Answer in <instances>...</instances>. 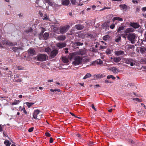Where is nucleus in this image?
Masks as SVG:
<instances>
[{
  "instance_id": "19",
  "label": "nucleus",
  "mask_w": 146,
  "mask_h": 146,
  "mask_svg": "<svg viewBox=\"0 0 146 146\" xmlns=\"http://www.w3.org/2000/svg\"><path fill=\"white\" fill-rule=\"evenodd\" d=\"M56 38L58 40H63L65 39L66 37L64 35H60L57 37Z\"/></svg>"
},
{
  "instance_id": "39",
  "label": "nucleus",
  "mask_w": 146,
  "mask_h": 146,
  "mask_svg": "<svg viewBox=\"0 0 146 146\" xmlns=\"http://www.w3.org/2000/svg\"><path fill=\"white\" fill-rule=\"evenodd\" d=\"M84 37H86L88 38H91L92 36V35L91 34H86L85 35H84Z\"/></svg>"
},
{
  "instance_id": "52",
  "label": "nucleus",
  "mask_w": 146,
  "mask_h": 146,
  "mask_svg": "<svg viewBox=\"0 0 146 146\" xmlns=\"http://www.w3.org/2000/svg\"><path fill=\"white\" fill-rule=\"evenodd\" d=\"M17 68L18 70H22L23 69V68L21 66H18Z\"/></svg>"
},
{
  "instance_id": "23",
  "label": "nucleus",
  "mask_w": 146,
  "mask_h": 146,
  "mask_svg": "<svg viewBox=\"0 0 146 146\" xmlns=\"http://www.w3.org/2000/svg\"><path fill=\"white\" fill-rule=\"evenodd\" d=\"M51 51V49L49 47H47L45 48L44 52L48 54H50Z\"/></svg>"
},
{
  "instance_id": "56",
  "label": "nucleus",
  "mask_w": 146,
  "mask_h": 146,
  "mask_svg": "<svg viewBox=\"0 0 146 146\" xmlns=\"http://www.w3.org/2000/svg\"><path fill=\"white\" fill-rule=\"evenodd\" d=\"M115 27V25H111L110 26V27L111 29H113Z\"/></svg>"
},
{
  "instance_id": "11",
  "label": "nucleus",
  "mask_w": 146,
  "mask_h": 146,
  "mask_svg": "<svg viewBox=\"0 0 146 146\" xmlns=\"http://www.w3.org/2000/svg\"><path fill=\"white\" fill-rule=\"evenodd\" d=\"M58 50L56 49H54L51 51V52L50 54V56L52 57H54L56 56V55L58 54Z\"/></svg>"
},
{
  "instance_id": "7",
  "label": "nucleus",
  "mask_w": 146,
  "mask_h": 146,
  "mask_svg": "<svg viewBox=\"0 0 146 146\" xmlns=\"http://www.w3.org/2000/svg\"><path fill=\"white\" fill-rule=\"evenodd\" d=\"M86 53V51L84 50H79L78 51L76 52H72L73 54L74 55H82L85 54Z\"/></svg>"
},
{
  "instance_id": "45",
  "label": "nucleus",
  "mask_w": 146,
  "mask_h": 146,
  "mask_svg": "<svg viewBox=\"0 0 146 146\" xmlns=\"http://www.w3.org/2000/svg\"><path fill=\"white\" fill-rule=\"evenodd\" d=\"M21 111H23V112L25 114H27V112L25 108H23V109H21Z\"/></svg>"
},
{
  "instance_id": "3",
  "label": "nucleus",
  "mask_w": 146,
  "mask_h": 146,
  "mask_svg": "<svg viewBox=\"0 0 146 146\" xmlns=\"http://www.w3.org/2000/svg\"><path fill=\"white\" fill-rule=\"evenodd\" d=\"M48 58V56L45 54H39L35 57V59L41 62L46 61Z\"/></svg>"
},
{
  "instance_id": "6",
  "label": "nucleus",
  "mask_w": 146,
  "mask_h": 146,
  "mask_svg": "<svg viewBox=\"0 0 146 146\" xmlns=\"http://www.w3.org/2000/svg\"><path fill=\"white\" fill-rule=\"evenodd\" d=\"M125 63L128 64H130L131 66H133L135 64L136 62L131 58H126L125 60Z\"/></svg>"
},
{
  "instance_id": "22",
  "label": "nucleus",
  "mask_w": 146,
  "mask_h": 146,
  "mask_svg": "<svg viewBox=\"0 0 146 146\" xmlns=\"http://www.w3.org/2000/svg\"><path fill=\"white\" fill-rule=\"evenodd\" d=\"M23 49L22 47L20 46L19 47H14L12 48V50L15 52L19 50H23Z\"/></svg>"
},
{
  "instance_id": "30",
  "label": "nucleus",
  "mask_w": 146,
  "mask_h": 146,
  "mask_svg": "<svg viewBox=\"0 0 146 146\" xmlns=\"http://www.w3.org/2000/svg\"><path fill=\"white\" fill-rule=\"evenodd\" d=\"M92 75L91 74H90V73H88L86 74V75L83 78L84 79H85L87 78L90 77Z\"/></svg>"
},
{
  "instance_id": "54",
  "label": "nucleus",
  "mask_w": 146,
  "mask_h": 146,
  "mask_svg": "<svg viewBox=\"0 0 146 146\" xmlns=\"http://www.w3.org/2000/svg\"><path fill=\"white\" fill-rule=\"evenodd\" d=\"M45 135L46 136H48V137H50V134L48 132L46 133Z\"/></svg>"
},
{
  "instance_id": "27",
  "label": "nucleus",
  "mask_w": 146,
  "mask_h": 146,
  "mask_svg": "<svg viewBox=\"0 0 146 146\" xmlns=\"http://www.w3.org/2000/svg\"><path fill=\"white\" fill-rule=\"evenodd\" d=\"M48 36L49 34L47 33H45L43 35V38L45 40L47 39L48 38Z\"/></svg>"
},
{
  "instance_id": "28",
  "label": "nucleus",
  "mask_w": 146,
  "mask_h": 146,
  "mask_svg": "<svg viewBox=\"0 0 146 146\" xmlns=\"http://www.w3.org/2000/svg\"><path fill=\"white\" fill-rule=\"evenodd\" d=\"M7 99V98L6 97L0 96V100L2 101L5 102V101H6Z\"/></svg>"
},
{
  "instance_id": "20",
  "label": "nucleus",
  "mask_w": 146,
  "mask_h": 146,
  "mask_svg": "<svg viewBox=\"0 0 146 146\" xmlns=\"http://www.w3.org/2000/svg\"><path fill=\"white\" fill-rule=\"evenodd\" d=\"M121 60V58L120 57H116L113 58V61L115 62H119Z\"/></svg>"
},
{
  "instance_id": "26",
  "label": "nucleus",
  "mask_w": 146,
  "mask_h": 146,
  "mask_svg": "<svg viewBox=\"0 0 146 146\" xmlns=\"http://www.w3.org/2000/svg\"><path fill=\"white\" fill-rule=\"evenodd\" d=\"M28 51L31 54H34L35 53V51L34 49L30 48L29 50Z\"/></svg>"
},
{
  "instance_id": "17",
  "label": "nucleus",
  "mask_w": 146,
  "mask_h": 146,
  "mask_svg": "<svg viewBox=\"0 0 146 146\" xmlns=\"http://www.w3.org/2000/svg\"><path fill=\"white\" fill-rule=\"evenodd\" d=\"M61 2L62 4L65 6L68 5L70 3L69 0H62Z\"/></svg>"
},
{
  "instance_id": "55",
  "label": "nucleus",
  "mask_w": 146,
  "mask_h": 146,
  "mask_svg": "<svg viewBox=\"0 0 146 146\" xmlns=\"http://www.w3.org/2000/svg\"><path fill=\"white\" fill-rule=\"evenodd\" d=\"M92 108L96 111H97L96 109L95 108L94 105L93 104L92 105Z\"/></svg>"
},
{
  "instance_id": "10",
  "label": "nucleus",
  "mask_w": 146,
  "mask_h": 146,
  "mask_svg": "<svg viewBox=\"0 0 146 146\" xmlns=\"http://www.w3.org/2000/svg\"><path fill=\"white\" fill-rule=\"evenodd\" d=\"M109 70L115 74H117L119 71V70L115 67H111Z\"/></svg>"
},
{
  "instance_id": "33",
  "label": "nucleus",
  "mask_w": 146,
  "mask_h": 146,
  "mask_svg": "<svg viewBox=\"0 0 146 146\" xmlns=\"http://www.w3.org/2000/svg\"><path fill=\"white\" fill-rule=\"evenodd\" d=\"M4 144L6 146H10V143H9V141L8 140H5L4 142Z\"/></svg>"
},
{
  "instance_id": "32",
  "label": "nucleus",
  "mask_w": 146,
  "mask_h": 146,
  "mask_svg": "<svg viewBox=\"0 0 146 146\" xmlns=\"http://www.w3.org/2000/svg\"><path fill=\"white\" fill-rule=\"evenodd\" d=\"M107 78L108 79H109L111 78L113 80H115V77L113 75H111L108 76H107Z\"/></svg>"
},
{
  "instance_id": "59",
  "label": "nucleus",
  "mask_w": 146,
  "mask_h": 146,
  "mask_svg": "<svg viewBox=\"0 0 146 146\" xmlns=\"http://www.w3.org/2000/svg\"><path fill=\"white\" fill-rule=\"evenodd\" d=\"M142 10L143 12H145L146 11V7L143 8Z\"/></svg>"
},
{
  "instance_id": "49",
  "label": "nucleus",
  "mask_w": 146,
  "mask_h": 146,
  "mask_svg": "<svg viewBox=\"0 0 146 146\" xmlns=\"http://www.w3.org/2000/svg\"><path fill=\"white\" fill-rule=\"evenodd\" d=\"M106 53L107 54H110L111 53V51L109 49H107L106 51Z\"/></svg>"
},
{
  "instance_id": "1",
  "label": "nucleus",
  "mask_w": 146,
  "mask_h": 146,
  "mask_svg": "<svg viewBox=\"0 0 146 146\" xmlns=\"http://www.w3.org/2000/svg\"><path fill=\"white\" fill-rule=\"evenodd\" d=\"M72 54L73 53H71L69 54V58L70 60L72 59L74 60L72 64L75 65L81 64L82 61V57L77 55H74Z\"/></svg>"
},
{
  "instance_id": "35",
  "label": "nucleus",
  "mask_w": 146,
  "mask_h": 146,
  "mask_svg": "<svg viewBox=\"0 0 146 146\" xmlns=\"http://www.w3.org/2000/svg\"><path fill=\"white\" fill-rule=\"evenodd\" d=\"M109 36L108 35H106L105 36L103 37V40H108L109 38Z\"/></svg>"
},
{
  "instance_id": "9",
  "label": "nucleus",
  "mask_w": 146,
  "mask_h": 146,
  "mask_svg": "<svg viewBox=\"0 0 146 146\" xmlns=\"http://www.w3.org/2000/svg\"><path fill=\"white\" fill-rule=\"evenodd\" d=\"M81 0H71L72 3L73 5H82L83 4H80L79 3Z\"/></svg>"
},
{
  "instance_id": "37",
  "label": "nucleus",
  "mask_w": 146,
  "mask_h": 146,
  "mask_svg": "<svg viewBox=\"0 0 146 146\" xmlns=\"http://www.w3.org/2000/svg\"><path fill=\"white\" fill-rule=\"evenodd\" d=\"M97 64H100L102 63V61L100 59H98L97 60Z\"/></svg>"
},
{
  "instance_id": "51",
  "label": "nucleus",
  "mask_w": 146,
  "mask_h": 146,
  "mask_svg": "<svg viewBox=\"0 0 146 146\" xmlns=\"http://www.w3.org/2000/svg\"><path fill=\"white\" fill-rule=\"evenodd\" d=\"M92 65H96L97 64V63L96 60V61H93L92 63Z\"/></svg>"
},
{
  "instance_id": "63",
  "label": "nucleus",
  "mask_w": 146,
  "mask_h": 146,
  "mask_svg": "<svg viewBox=\"0 0 146 146\" xmlns=\"http://www.w3.org/2000/svg\"><path fill=\"white\" fill-rule=\"evenodd\" d=\"M48 82H53V79L50 80H47Z\"/></svg>"
},
{
  "instance_id": "60",
  "label": "nucleus",
  "mask_w": 146,
  "mask_h": 146,
  "mask_svg": "<svg viewBox=\"0 0 146 146\" xmlns=\"http://www.w3.org/2000/svg\"><path fill=\"white\" fill-rule=\"evenodd\" d=\"M105 82L106 83H111V82H110L108 80H105Z\"/></svg>"
},
{
  "instance_id": "58",
  "label": "nucleus",
  "mask_w": 146,
  "mask_h": 146,
  "mask_svg": "<svg viewBox=\"0 0 146 146\" xmlns=\"http://www.w3.org/2000/svg\"><path fill=\"white\" fill-rule=\"evenodd\" d=\"M15 78H18L20 77V75L17 74L14 75Z\"/></svg>"
},
{
  "instance_id": "64",
  "label": "nucleus",
  "mask_w": 146,
  "mask_h": 146,
  "mask_svg": "<svg viewBox=\"0 0 146 146\" xmlns=\"http://www.w3.org/2000/svg\"><path fill=\"white\" fill-rule=\"evenodd\" d=\"M137 112L139 115H140L141 114V113H140L141 111H139L138 110H137Z\"/></svg>"
},
{
  "instance_id": "36",
  "label": "nucleus",
  "mask_w": 146,
  "mask_h": 146,
  "mask_svg": "<svg viewBox=\"0 0 146 146\" xmlns=\"http://www.w3.org/2000/svg\"><path fill=\"white\" fill-rule=\"evenodd\" d=\"M120 7L123 9H126L127 8V6L125 5H119Z\"/></svg>"
},
{
  "instance_id": "25",
  "label": "nucleus",
  "mask_w": 146,
  "mask_h": 146,
  "mask_svg": "<svg viewBox=\"0 0 146 146\" xmlns=\"http://www.w3.org/2000/svg\"><path fill=\"white\" fill-rule=\"evenodd\" d=\"M112 20L113 21L115 20L122 21L123 20V19L119 17H114L113 18Z\"/></svg>"
},
{
  "instance_id": "46",
  "label": "nucleus",
  "mask_w": 146,
  "mask_h": 146,
  "mask_svg": "<svg viewBox=\"0 0 146 146\" xmlns=\"http://www.w3.org/2000/svg\"><path fill=\"white\" fill-rule=\"evenodd\" d=\"M48 19V18L47 17V16H46V14L44 15V16H43V17L42 18V19L43 20H47Z\"/></svg>"
},
{
  "instance_id": "57",
  "label": "nucleus",
  "mask_w": 146,
  "mask_h": 146,
  "mask_svg": "<svg viewBox=\"0 0 146 146\" xmlns=\"http://www.w3.org/2000/svg\"><path fill=\"white\" fill-rule=\"evenodd\" d=\"M53 141V139L52 137H50V143H52Z\"/></svg>"
},
{
  "instance_id": "21",
  "label": "nucleus",
  "mask_w": 146,
  "mask_h": 146,
  "mask_svg": "<svg viewBox=\"0 0 146 146\" xmlns=\"http://www.w3.org/2000/svg\"><path fill=\"white\" fill-rule=\"evenodd\" d=\"M139 50L141 53L143 54L146 51V48L144 47H141L139 48Z\"/></svg>"
},
{
  "instance_id": "12",
  "label": "nucleus",
  "mask_w": 146,
  "mask_h": 146,
  "mask_svg": "<svg viewBox=\"0 0 146 146\" xmlns=\"http://www.w3.org/2000/svg\"><path fill=\"white\" fill-rule=\"evenodd\" d=\"M106 75L104 74H99L98 75H95L94 76V79H97L98 78H101L105 77Z\"/></svg>"
},
{
  "instance_id": "48",
  "label": "nucleus",
  "mask_w": 146,
  "mask_h": 146,
  "mask_svg": "<svg viewBox=\"0 0 146 146\" xmlns=\"http://www.w3.org/2000/svg\"><path fill=\"white\" fill-rule=\"evenodd\" d=\"M33 129L34 127H31V128L29 129L28 131L29 132H31L33 131Z\"/></svg>"
},
{
  "instance_id": "61",
  "label": "nucleus",
  "mask_w": 146,
  "mask_h": 146,
  "mask_svg": "<svg viewBox=\"0 0 146 146\" xmlns=\"http://www.w3.org/2000/svg\"><path fill=\"white\" fill-rule=\"evenodd\" d=\"M141 105L145 109H146V106H145V105H144V104H143V103H141Z\"/></svg>"
},
{
  "instance_id": "8",
  "label": "nucleus",
  "mask_w": 146,
  "mask_h": 146,
  "mask_svg": "<svg viewBox=\"0 0 146 146\" xmlns=\"http://www.w3.org/2000/svg\"><path fill=\"white\" fill-rule=\"evenodd\" d=\"M2 43L3 45H6L9 46H13L16 45L17 44V43H13L9 40H3L2 41Z\"/></svg>"
},
{
  "instance_id": "53",
  "label": "nucleus",
  "mask_w": 146,
  "mask_h": 146,
  "mask_svg": "<svg viewBox=\"0 0 146 146\" xmlns=\"http://www.w3.org/2000/svg\"><path fill=\"white\" fill-rule=\"evenodd\" d=\"M22 80L21 78L17 80H16L15 82H21L22 81Z\"/></svg>"
},
{
  "instance_id": "43",
  "label": "nucleus",
  "mask_w": 146,
  "mask_h": 146,
  "mask_svg": "<svg viewBox=\"0 0 146 146\" xmlns=\"http://www.w3.org/2000/svg\"><path fill=\"white\" fill-rule=\"evenodd\" d=\"M123 29H124V27L122 26H121L118 28V29H117V31L118 32L120 31L121 30H123Z\"/></svg>"
},
{
  "instance_id": "14",
  "label": "nucleus",
  "mask_w": 146,
  "mask_h": 146,
  "mask_svg": "<svg viewBox=\"0 0 146 146\" xmlns=\"http://www.w3.org/2000/svg\"><path fill=\"white\" fill-rule=\"evenodd\" d=\"M66 44L65 43H58L56 44V46L60 48H62L66 46Z\"/></svg>"
},
{
  "instance_id": "50",
  "label": "nucleus",
  "mask_w": 146,
  "mask_h": 146,
  "mask_svg": "<svg viewBox=\"0 0 146 146\" xmlns=\"http://www.w3.org/2000/svg\"><path fill=\"white\" fill-rule=\"evenodd\" d=\"M78 36L80 37L83 38L84 37V35L83 36L82 34H80L78 35Z\"/></svg>"
},
{
  "instance_id": "24",
  "label": "nucleus",
  "mask_w": 146,
  "mask_h": 146,
  "mask_svg": "<svg viewBox=\"0 0 146 146\" xmlns=\"http://www.w3.org/2000/svg\"><path fill=\"white\" fill-rule=\"evenodd\" d=\"M20 102V101L19 100H15L13 102L11 103V104L12 105H17Z\"/></svg>"
},
{
  "instance_id": "34",
  "label": "nucleus",
  "mask_w": 146,
  "mask_h": 146,
  "mask_svg": "<svg viewBox=\"0 0 146 146\" xmlns=\"http://www.w3.org/2000/svg\"><path fill=\"white\" fill-rule=\"evenodd\" d=\"M62 60L63 62L65 63H67L69 62V60L66 58L63 57L62 58Z\"/></svg>"
},
{
  "instance_id": "38",
  "label": "nucleus",
  "mask_w": 146,
  "mask_h": 146,
  "mask_svg": "<svg viewBox=\"0 0 146 146\" xmlns=\"http://www.w3.org/2000/svg\"><path fill=\"white\" fill-rule=\"evenodd\" d=\"M26 104L27 106L29 107V108H30L31 106L33 105L34 103H29L28 102H27Z\"/></svg>"
},
{
  "instance_id": "29",
  "label": "nucleus",
  "mask_w": 146,
  "mask_h": 146,
  "mask_svg": "<svg viewBox=\"0 0 146 146\" xmlns=\"http://www.w3.org/2000/svg\"><path fill=\"white\" fill-rule=\"evenodd\" d=\"M44 2H46L48 3L49 5L52 6L53 5V3L52 2H50V0H43Z\"/></svg>"
},
{
  "instance_id": "41",
  "label": "nucleus",
  "mask_w": 146,
  "mask_h": 146,
  "mask_svg": "<svg viewBox=\"0 0 146 146\" xmlns=\"http://www.w3.org/2000/svg\"><path fill=\"white\" fill-rule=\"evenodd\" d=\"M135 47L134 45H129V46L127 49L130 50V49H133L135 48Z\"/></svg>"
},
{
  "instance_id": "31",
  "label": "nucleus",
  "mask_w": 146,
  "mask_h": 146,
  "mask_svg": "<svg viewBox=\"0 0 146 146\" xmlns=\"http://www.w3.org/2000/svg\"><path fill=\"white\" fill-rule=\"evenodd\" d=\"M83 43H80L79 42H76L74 44V46H78L82 45Z\"/></svg>"
},
{
  "instance_id": "40",
  "label": "nucleus",
  "mask_w": 146,
  "mask_h": 146,
  "mask_svg": "<svg viewBox=\"0 0 146 146\" xmlns=\"http://www.w3.org/2000/svg\"><path fill=\"white\" fill-rule=\"evenodd\" d=\"M50 91L51 92H54L58 91V92H60V90L58 89H56L54 90H53L52 89H51L50 90Z\"/></svg>"
},
{
  "instance_id": "42",
  "label": "nucleus",
  "mask_w": 146,
  "mask_h": 146,
  "mask_svg": "<svg viewBox=\"0 0 146 146\" xmlns=\"http://www.w3.org/2000/svg\"><path fill=\"white\" fill-rule=\"evenodd\" d=\"M133 100H135L136 101L139 102H141L142 101V100H140L138 98H133Z\"/></svg>"
},
{
  "instance_id": "18",
  "label": "nucleus",
  "mask_w": 146,
  "mask_h": 146,
  "mask_svg": "<svg viewBox=\"0 0 146 146\" xmlns=\"http://www.w3.org/2000/svg\"><path fill=\"white\" fill-rule=\"evenodd\" d=\"M114 53L115 54L116 56H119L122 55L124 53L123 51L122 50L115 51Z\"/></svg>"
},
{
  "instance_id": "47",
  "label": "nucleus",
  "mask_w": 146,
  "mask_h": 146,
  "mask_svg": "<svg viewBox=\"0 0 146 146\" xmlns=\"http://www.w3.org/2000/svg\"><path fill=\"white\" fill-rule=\"evenodd\" d=\"M41 33L42 34V33L46 31V29L45 28H41Z\"/></svg>"
},
{
  "instance_id": "44",
  "label": "nucleus",
  "mask_w": 146,
  "mask_h": 146,
  "mask_svg": "<svg viewBox=\"0 0 146 146\" xmlns=\"http://www.w3.org/2000/svg\"><path fill=\"white\" fill-rule=\"evenodd\" d=\"M121 39V37L120 36H119L116 39L115 41L116 42H119Z\"/></svg>"
},
{
  "instance_id": "16",
  "label": "nucleus",
  "mask_w": 146,
  "mask_h": 146,
  "mask_svg": "<svg viewBox=\"0 0 146 146\" xmlns=\"http://www.w3.org/2000/svg\"><path fill=\"white\" fill-rule=\"evenodd\" d=\"M134 30L132 28H127L125 30L124 33H127L130 32H132L134 31Z\"/></svg>"
},
{
  "instance_id": "2",
  "label": "nucleus",
  "mask_w": 146,
  "mask_h": 146,
  "mask_svg": "<svg viewBox=\"0 0 146 146\" xmlns=\"http://www.w3.org/2000/svg\"><path fill=\"white\" fill-rule=\"evenodd\" d=\"M69 28V25H67L64 26L60 27L59 29L58 27H54L53 29L54 32L58 34H63L67 32Z\"/></svg>"
},
{
  "instance_id": "13",
  "label": "nucleus",
  "mask_w": 146,
  "mask_h": 146,
  "mask_svg": "<svg viewBox=\"0 0 146 146\" xmlns=\"http://www.w3.org/2000/svg\"><path fill=\"white\" fill-rule=\"evenodd\" d=\"M130 25L135 29L138 28L140 26L138 23H131Z\"/></svg>"
},
{
  "instance_id": "15",
  "label": "nucleus",
  "mask_w": 146,
  "mask_h": 146,
  "mask_svg": "<svg viewBox=\"0 0 146 146\" xmlns=\"http://www.w3.org/2000/svg\"><path fill=\"white\" fill-rule=\"evenodd\" d=\"M75 28L78 30L82 29L84 27V26L82 25L78 24L75 26Z\"/></svg>"
},
{
  "instance_id": "4",
  "label": "nucleus",
  "mask_w": 146,
  "mask_h": 146,
  "mask_svg": "<svg viewBox=\"0 0 146 146\" xmlns=\"http://www.w3.org/2000/svg\"><path fill=\"white\" fill-rule=\"evenodd\" d=\"M42 115V113L38 110H35L33 113V117L35 119H39Z\"/></svg>"
},
{
  "instance_id": "5",
  "label": "nucleus",
  "mask_w": 146,
  "mask_h": 146,
  "mask_svg": "<svg viewBox=\"0 0 146 146\" xmlns=\"http://www.w3.org/2000/svg\"><path fill=\"white\" fill-rule=\"evenodd\" d=\"M135 35L133 33H129L127 36V38L128 40L132 44L135 43Z\"/></svg>"
},
{
  "instance_id": "62",
  "label": "nucleus",
  "mask_w": 146,
  "mask_h": 146,
  "mask_svg": "<svg viewBox=\"0 0 146 146\" xmlns=\"http://www.w3.org/2000/svg\"><path fill=\"white\" fill-rule=\"evenodd\" d=\"M110 9V8L109 7H104L103 9L102 10H103L104 9Z\"/></svg>"
}]
</instances>
